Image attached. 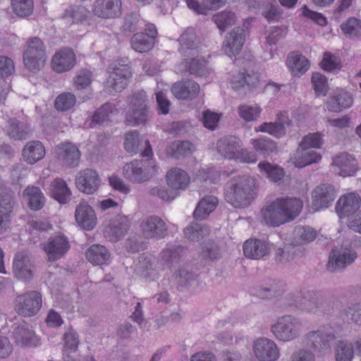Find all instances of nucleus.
Returning <instances> with one entry per match:
<instances>
[{"mask_svg": "<svg viewBox=\"0 0 361 361\" xmlns=\"http://www.w3.org/2000/svg\"><path fill=\"white\" fill-rule=\"evenodd\" d=\"M303 208V202L298 197H278L261 209L263 222L273 227L293 221Z\"/></svg>", "mask_w": 361, "mask_h": 361, "instance_id": "nucleus-1", "label": "nucleus"}, {"mask_svg": "<svg viewBox=\"0 0 361 361\" xmlns=\"http://www.w3.org/2000/svg\"><path fill=\"white\" fill-rule=\"evenodd\" d=\"M254 180L250 177L235 176L226 184L225 199L235 207H247L254 198Z\"/></svg>", "mask_w": 361, "mask_h": 361, "instance_id": "nucleus-2", "label": "nucleus"}, {"mask_svg": "<svg viewBox=\"0 0 361 361\" xmlns=\"http://www.w3.org/2000/svg\"><path fill=\"white\" fill-rule=\"evenodd\" d=\"M336 338L334 329L330 325H324L317 330L306 334L303 343L316 353L324 355L331 350V344Z\"/></svg>", "mask_w": 361, "mask_h": 361, "instance_id": "nucleus-3", "label": "nucleus"}, {"mask_svg": "<svg viewBox=\"0 0 361 361\" xmlns=\"http://www.w3.org/2000/svg\"><path fill=\"white\" fill-rule=\"evenodd\" d=\"M302 329V320L293 315L280 317L271 326V331L275 338L283 342L291 341L298 338Z\"/></svg>", "mask_w": 361, "mask_h": 361, "instance_id": "nucleus-4", "label": "nucleus"}, {"mask_svg": "<svg viewBox=\"0 0 361 361\" xmlns=\"http://www.w3.org/2000/svg\"><path fill=\"white\" fill-rule=\"evenodd\" d=\"M147 97L144 91L134 92L130 100V107L126 113V122L131 126L145 124L149 118Z\"/></svg>", "mask_w": 361, "mask_h": 361, "instance_id": "nucleus-5", "label": "nucleus"}, {"mask_svg": "<svg viewBox=\"0 0 361 361\" xmlns=\"http://www.w3.org/2000/svg\"><path fill=\"white\" fill-rule=\"evenodd\" d=\"M155 167L152 159L133 160L123 166V175L129 182L140 184L151 179Z\"/></svg>", "mask_w": 361, "mask_h": 361, "instance_id": "nucleus-6", "label": "nucleus"}, {"mask_svg": "<svg viewBox=\"0 0 361 361\" xmlns=\"http://www.w3.org/2000/svg\"><path fill=\"white\" fill-rule=\"evenodd\" d=\"M46 60V50L43 42L36 37L30 39L23 53L25 66L30 71L37 73L44 67Z\"/></svg>", "mask_w": 361, "mask_h": 361, "instance_id": "nucleus-7", "label": "nucleus"}, {"mask_svg": "<svg viewBox=\"0 0 361 361\" xmlns=\"http://www.w3.org/2000/svg\"><path fill=\"white\" fill-rule=\"evenodd\" d=\"M42 295L38 290H29L16 298V311L25 317L36 315L42 308Z\"/></svg>", "mask_w": 361, "mask_h": 361, "instance_id": "nucleus-8", "label": "nucleus"}, {"mask_svg": "<svg viewBox=\"0 0 361 361\" xmlns=\"http://www.w3.org/2000/svg\"><path fill=\"white\" fill-rule=\"evenodd\" d=\"M108 78L106 87L109 89L110 94L121 92L128 85L129 78L132 75L131 68L128 64L114 63L107 68Z\"/></svg>", "mask_w": 361, "mask_h": 361, "instance_id": "nucleus-9", "label": "nucleus"}, {"mask_svg": "<svg viewBox=\"0 0 361 361\" xmlns=\"http://www.w3.org/2000/svg\"><path fill=\"white\" fill-rule=\"evenodd\" d=\"M145 32H137L130 39L132 48L137 52L145 53L150 51L155 43V39L158 32L155 25L147 23L145 28Z\"/></svg>", "mask_w": 361, "mask_h": 361, "instance_id": "nucleus-10", "label": "nucleus"}, {"mask_svg": "<svg viewBox=\"0 0 361 361\" xmlns=\"http://www.w3.org/2000/svg\"><path fill=\"white\" fill-rule=\"evenodd\" d=\"M68 238L63 234H59L49 238L42 245V249L49 262H55L62 258L70 250Z\"/></svg>", "mask_w": 361, "mask_h": 361, "instance_id": "nucleus-11", "label": "nucleus"}, {"mask_svg": "<svg viewBox=\"0 0 361 361\" xmlns=\"http://www.w3.org/2000/svg\"><path fill=\"white\" fill-rule=\"evenodd\" d=\"M140 230L145 238L160 240L168 235L165 221L158 216H149L140 223Z\"/></svg>", "mask_w": 361, "mask_h": 361, "instance_id": "nucleus-12", "label": "nucleus"}, {"mask_svg": "<svg viewBox=\"0 0 361 361\" xmlns=\"http://www.w3.org/2000/svg\"><path fill=\"white\" fill-rule=\"evenodd\" d=\"M357 258V253L350 247L334 248L329 257L326 269L329 271H337L345 269Z\"/></svg>", "mask_w": 361, "mask_h": 361, "instance_id": "nucleus-13", "label": "nucleus"}, {"mask_svg": "<svg viewBox=\"0 0 361 361\" xmlns=\"http://www.w3.org/2000/svg\"><path fill=\"white\" fill-rule=\"evenodd\" d=\"M130 222L126 216H116L111 219L104 229V236L110 242L121 240L128 233Z\"/></svg>", "mask_w": 361, "mask_h": 361, "instance_id": "nucleus-14", "label": "nucleus"}, {"mask_svg": "<svg viewBox=\"0 0 361 361\" xmlns=\"http://www.w3.org/2000/svg\"><path fill=\"white\" fill-rule=\"evenodd\" d=\"M336 197L334 187L330 184H321L312 192V207L319 211L330 207Z\"/></svg>", "mask_w": 361, "mask_h": 361, "instance_id": "nucleus-15", "label": "nucleus"}, {"mask_svg": "<svg viewBox=\"0 0 361 361\" xmlns=\"http://www.w3.org/2000/svg\"><path fill=\"white\" fill-rule=\"evenodd\" d=\"M291 305L307 312L316 313L319 308L320 300L314 291L303 290L294 294Z\"/></svg>", "mask_w": 361, "mask_h": 361, "instance_id": "nucleus-16", "label": "nucleus"}, {"mask_svg": "<svg viewBox=\"0 0 361 361\" xmlns=\"http://www.w3.org/2000/svg\"><path fill=\"white\" fill-rule=\"evenodd\" d=\"M360 197L351 192L341 197L336 202V211L340 218H349L354 215L360 207Z\"/></svg>", "mask_w": 361, "mask_h": 361, "instance_id": "nucleus-17", "label": "nucleus"}, {"mask_svg": "<svg viewBox=\"0 0 361 361\" xmlns=\"http://www.w3.org/2000/svg\"><path fill=\"white\" fill-rule=\"evenodd\" d=\"M254 353L260 361H276L279 357V350L274 341L260 338L254 343Z\"/></svg>", "mask_w": 361, "mask_h": 361, "instance_id": "nucleus-18", "label": "nucleus"}, {"mask_svg": "<svg viewBox=\"0 0 361 361\" xmlns=\"http://www.w3.org/2000/svg\"><path fill=\"white\" fill-rule=\"evenodd\" d=\"M121 0H96L92 12L101 18H114L121 15Z\"/></svg>", "mask_w": 361, "mask_h": 361, "instance_id": "nucleus-19", "label": "nucleus"}, {"mask_svg": "<svg viewBox=\"0 0 361 361\" xmlns=\"http://www.w3.org/2000/svg\"><path fill=\"white\" fill-rule=\"evenodd\" d=\"M58 160L64 166L68 167L78 166L80 159V152L78 147L71 143H62L56 147Z\"/></svg>", "mask_w": 361, "mask_h": 361, "instance_id": "nucleus-20", "label": "nucleus"}, {"mask_svg": "<svg viewBox=\"0 0 361 361\" xmlns=\"http://www.w3.org/2000/svg\"><path fill=\"white\" fill-rule=\"evenodd\" d=\"M76 58L72 49L64 47L56 51L51 61L52 68L57 73L71 70L75 65Z\"/></svg>", "mask_w": 361, "mask_h": 361, "instance_id": "nucleus-21", "label": "nucleus"}, {"mask_svg": "<svg viewBox=\"0 0 361 361\" xmlns=\"http://www.w3.org/2000/svg\"><path fill=\"white\" fill-rule=\"evenodd\" d=\"M245 41V30L237 27L232 30L224 42L223 49L230 57L238 54Z\"/></svg>", "mask_w": 361, "mask_h": 361, "instance_id": "nucleus-22", "label": "nucleus"}, {"mask_svg": "<svg viewBox=\"0 0 361 361\" xmlns=\"http://www.w3.org/2000/svg\"><path fill=\"white\" fill-rule=\"evenodd\" d=\"M16 343L21 347H37L40 345V339L26 323L16 326L13 331Z\"/></svg>", "mask_w": 361, "mask_h": 361, "instance_id": "nucleus-23", "label": "nucleus"}, {"mask_svg": "<svg viewBox=\"0 0 361 361\" xmlns=\"http://www.w3.org/2000/svg\"><path fill=\"white\" fill-rule=\"evenodd\" d=\"M76 186L86 194H93L99 188L100 179L98 173L90 169L80 171L76 177Z\"/></svg>", "mask_w": 361, "mask_h": 361, "instance_id": "nucleus-24", "label": "nucleus"}, {"mask_svg": "<svg viewBox=\"0 0 361 361\" xmlns=\"http://www.w3.org/2000/svg\"><path fill=\"white\" fill-rule=\"evenodd\" d=\"M75 218L77 224L87 231L92 230L97 224L94 209L85 201H82L76 207Z\"/></svg>", "mask_w": 361, "mask_h": 361, "instance_id": "nucleus-25", "label": "nucleus"}, {"mask_svg": "<svg viewBox=\"0 0 361 361\" xmlns=\"http://www.w3.org/2000/svg\"><path fill=\"white\" fill-rule=\"evenodd\" d=\"M353 103L351 94L345 90L334 92L326 102V108L331 112H341L350 108Z\"/></svg>", "mask_w": 361, "mask_h": 361, "instance_id": "nucleus-26", "label": "nucleus"}, {"mask_svg": "<svg viewBox=\"0 0 361 361\" xmlns=\"http://www.w3.org/2000/svg\"><path fill=\"white\" fill-rule=\"evenodd\" d=\"M218 152L225 158L235 159L241 147L240 140L235 136H226L217 142Z\"/></svg>", "mask_w": 361, "mask_h": 361, "instance_id": "nucleus-27", "label": "nucleus"}, {"mask_svg": "<svg viewBox=\"0 0 361 361\" xmlns=\"http://www.w3.org/2000/svg\"><path fill=\"white\" fill-rule=\"evenodd\" d=\"M332 164L339 169V175L343 177L353 176L357 170L355 159L348 153H341L336 156Z\"/></svg>", "mask_w": 361, "mask_h": 361, "instance_id": "nucleus-28", "label": "nucleus"}, {"mask_svg": "<svg viewBox=\"0 0 361 361\" xmlns=\"http://www.w3.org/2000/svg\"><path fill=\"white\" fill-rule=\"evenodd\" d=\"M171 92L179 99H192L198 95L200 86L192 80L180 81L173 85Z\"/></svg>", "mask_w": 361, "mask_h": 361, "instance_id": "nucleus-29", "label": "nucleus"}, {"mask_svg": "<svg viewBox=\"0 0 361 361\" xmlns=\"http://www.w3.org/2000/svg\"><path fill=\"white\" fill-rule=\"evenodd\" d=\"M269 250L267 242L258 239L247 240L243 245V252L246 257L259 259L268 255Z\"/></svg>", "mask_w": 361, "mask_h": 361, "instance_id": "nucleus-30", "label": "nucleus"}, {"mask_svg": "<svg viewBox=\"0 0 361 361\" xmlns=\"http://www.w3.org/2000/svg\"><path fill=\"white\" fill-rule=\"evenodd\" d=\"M31 132L30 124L26 121L10 118L6 126L8 136L15 140H23L28 137Z\"/></svg>", "mask_w": 361, "mask_h": 361, "instance_id": "nucleus-31", "label": "nucleus"}, {"mask_svg": "<svg viewBox=\"0 0 361 361\" xmlns=\"http://www.w3.org/2000/svg\"><path fill=\"white\" fill-rule=\"evenodd\" d=\"M185 252V247L178 243H169L160 252L159 260L164 264L171 266L177 263L184 255Z\"/></svg>", "mask_w": 361, "mask_h": 361, "instance_id": "nucleus-32", "label": "nucleus"}, {"mask_svg": "<svg viewBox=\"0 0 361 361\" xmlns=\"http://www.w3.org/2000/svg\"><path fill=\"white\" fill-rule=\"evenodd\" d=\"M22 155L27 164H34L44 158L45 148L40 141H29L24 146Z\"/></svg>", "mask_w": 361, "mask_h": 361, "instance_id": "nucleus-33", "label": "nucleus"}, {"mask_svg": "<svg viewBox=\"0 0 361 361\" xmlns=\"http://www.w3.org/2000/svg\"><path fill=\"white\" fill-rule=\"evenodd\" d=\"M166 177L168 185L173 190H185L190 182L188 173L179 168L171 169Z\"/></svg>", "mask_w": 361, "mask_h": 361, "instance_id": "nucleus-34", "label": "nucleus"}, {"mask_svg": "<svg viewBox=\"0 0 361 361\" xmlns=\"http://www.w3.org/2000/svg\"><path fill=\"white\" fill-rule=\"evenodd\" d=\"M194 29L188 28L180 37L179 51L183 56H194L198 54Z\"/></svg>", "mask_w": 361, "mask_h": 361, "instance_id": "nucleus-35", "label": "nucleus"}, {"mask_svg": "<svg viewBox=\"0 0 361 361\" xmlns=\"http://www.w3.org/2000/svg\"><path fill=\"white\" fill-rule=\"evenodd\" d=\"M322 159V155L310 149L299 147L293 157V163L298 168L305 167L308 165L318 163Z\"/></svg>", "mask_w": 361, "mask_h": 361, "instance_id": "nucleus-36", "label": "nucleus"}, {"mask_svg": "<svg viewBox=\"0 0 361 361\" xmlns=\"http://www.w3.org/2000/svg\"><path fill=\"white\" fill-rule=\"evenodd\" d=\"M23 196L27 201V205L33 211H39L45 204V197L41 189L36 186H27L23 190Z\"/></svg>", "mask_w": 361, "mask_h": 361, "instance_id": "nucleus-37", "label": "nucleus"}, {"mask_svg": "<svg viewBox=\"0 0 361 361\" xmlns=\"http://www.w3.org/2000/svg\"><path fill=\"white\" fill-rule=\"evenodd\" d=\"M218 204V199L213 196L203 197L196 206L193 216L197 220H203L212 213Z\"/></svg>", "mask_w": 361, "mask_h": 361, "instance_id": "nucleus-38", "label": "nucleus"}, {"mask_svg": "<svg viewBox=\"0 0 361 361\" xmlns=\"http://www.w3.org/2000/svg\"><path fill=\"white\" fill-rule=\"evenodd\" d=\"M51 195L60 204H66L70 200L71 192L66 181L57 178L51 183Z\"/></svg>", "mask_w": 361, "mask_h": 361, "instance_id": "nucleus-39", "label": "nucleus"}, {"mask_svg": "<svg viewBox=\"0 0 361 361\" xmlns=\"http://www.w3.org/2000/svg\"><path fill=\"white\" fill-rule=\"evenodd\" d=\"M287 66L295 76H300L309 69L310 63L302 54L292 52L288 56Z\"/></svg>", "mask_w": 361, "mask_h": 361, "instance_id": "nucleus-40", "label": "nucleus"}, {"mask_svg": "<svg viewBox=\"0 0 361 361\" xmlns=\"http://www.w3.org/2000/svg\"><path fill=\"white\" fill-rule=\"evenodd\" d=\"M87 259L94 265L106 264L110 255L106 248L101 245H92L86 251Z\"/></svg>", "mask_w": 361, "mask_h": 361, "instance_id": "nucleus-41", "label": "nucleus"}, {"mask_svg": "<svg viewBox=\"0 0 361 361\" xmlns=\"http://www.w3.org/2000/svg\"><path fill=\"white\" fill-rule=\"evenodd\" d=\"M195 150V146L189 141L175 140L167 147L166 152L171 157L179 159L190 155Z\"/></svg>", "mask_w": 361, "mask_h": 361, "instance_id": "nucleus-42", "label": "nucleus"}, {"mask_svg": "<svg viewBox=\"0 0 361 361\" xmlns=\"http://www.w3.org/2000/svg\"><path fill=\"white\" fill-rule=\"evenodd\" d=\"M14 204V192L1 186V229L4 224L9 221Z\"/></svg>", "mask_w": 361, "mask_h": 361, "instance_id": "nucleus-43", "label": "nucleus"}, {"mask_svg": "<svg viewBox=\"0 0 361 361\" xmlns=\"http://www.w3.org/2000/svg\"><path fill=\"white\" fill-rule=\"evenodd\" d=\"M258 168L262 173L266 176L271 181L278 182L284 177V171L277 165L272 164L268 161H261Z\"/></svg>", "mask_w": 361, "mask_h": 361, "instance_id": "nucleus-44", "label": "nucleus"}, {"mask_svg": "<svg viewBox=\"0 0 361 361\" xmlns=\"http://www.w3.org/2000/svg\"><path fill=\"white\" fill-rule=\"evenodd\" d=\"M317 237V231L310 226H297L294 230L293 243L296 245L309 243Z\"/></svg>", "mask_w": 361, "mask_h": 361, "instance_id": "nucleus-45", "label": "nucleus"}, {"mask_svg": "<svg viewBox=\"0 0 361 361\" xmlns=\"http://www.w3.org/2000/svg\"><path fill=\"white\" fill-rule=\"evenodd\" d=\"M251 143L255 151L264 157L270 156L277 149L276 142L268 137L253 139Z\"/></svg>", "mask_w": 361, "mask_h": 361, "instance_id": "nucleus-46", "label": "nucleus"}, {"mask_svg": "<svg viewBox=\"0 0 361 361\" xmlns=\"http://www.w3.org/2000/svg\"><path fill=\"white\" fill-rule=\"evenodd\" d=\"M114 106L110 103H106L97 109L92 115L90 127L93 128L97 125L107 121L109 120V114L112 113Z\"/></svg>", "mask_w": 361, "mask_h": 361, "instance_id": "nucleus-47", "label": "nucleus"}, {"mask_svg": "<svg viewBox=\"0 0 361 361\" xmlns=\"http://www.w3.org/2000/svg\"><path fill=\"white\" fill-rule=\"evenodd\" d=\"M256 132L267 133L277 138L283 137L286 134V128L282 122H264L255 127Z\"/></svg>", "mask_w": 361, "mask_h": 361, "instance_id": "nucleus-48", "label": "nucleus"}, {"mask_svg": "<svg viewBox=\"0 0 361 361\" xmlns=\"http://www.w3.org/2000/svg\"><path fill=\"white\" fill-rule=\"evenodd\" d=\"M87 13L88 11L83 6H71L65 11L62 18L68 20L71 24L76 23L85 20Z\"/></svg>", "mask_w": 361, "mask_h": 361, "instance_id": "nucleus-49", "label": "nucleus"}, {"mask_svg": "<svg viewBox=\"0 0 361 361\" xmlns=\"http://www.w3.org/2000/svg\"><path fill=\"white\" fill-rule=\"evenodd\" d=\"M354 355L353 345L347 341H339L337 343L335 357L336 361H351Z\"/></svg>", "mask_w": 361, "mask_h": 361, "instance_id": "nucleus-50", "label": "nucleus"}, {"mask_svg": "<svg viewBox=\"0 0 361 361\" xmlns=\"http://www.w3.org/2000/svg\"><path fill=\"white\" fill-rule=\"evenodd\" d=\"M13 268L18 277L24 281H29L32 278V272L26 264V257L22 254H17L13 259Z\"/></svg>", "mask_w": 361, "mask_h": 361, "instance_id": "nucleus-51", "label": "nucleus"}, {"mask_svg": "<svg viewBox=\"0 0 361 361\" xmlns=\"http://www.w3.org/2000/svg\"><path fill=\"white\" fill-rule=\"evenodd\" d=\"M341 28L345 35L350 38L361 36V20L356 18H349L341 24Z\"/></svg>", "mask_w": 361, "mask_h": 361, "instance_id": "nucleus-52", "label": "nucleus"}, {"mask_svg": "<svg viewBox=\"0 0 361 361\" xmlns=\"http://www.w3.org/2000/svg\"><path fill=\"white\" fill-rule=\"evenodd\" d=\"M76 103V97L71 92L60 94L54 101V106L59 111H66L73 108Z\"/></svg>", "mask_w": 361, "mask_h": 361, "instance_id": "nucleus-53", "label": "nucleus"}, {"mask_svg": "<svg viewBox=\"0 0 361 361\" xmlns=\"http://www.w3.org/2000/svg\"><path fill=\"white\" fill-rule=\"evenodd\" d=\"M261 111V108L257 104H243L238 106L240 117L247 122L257 120L260 116Z\"/></svg>", "mask_w": 361, "mask_h": 361, "instance_id": "nucleus-54", "label": "nucleus"}, {"mask_svg": "<svg viewBox=\"0 0 361 361\" xmlns=\"http://www.w3.org/2000/svg\"><path fill=\"white\" fill-rule=\"evenodd\" d=\"M137 271L145 278L154 280L157 276V271L151 257H145L139 261Z\"/></svg>", "mask_w": 361, "mask_h": 361, "instance_id": "nucleus-55", "label": "nucleus"}, {"mask_svg": "<svg viewBox=\"0 0 361 361\" xmlns=\"http://www.w3.org/2000/svg\"><path fill=\"white\" fill-rule=\"evenodd\" d=\"M213 20L220 31L224 32L228 26L235 23V16L232 11H225L214 15Z\"/></svg>", "mask_w": 361, "mask_h": 361, "instance_id": "nucleus-56", "label": "nucleus"}, {"mask_svg": "<svg viewBox=\"0 0 361 361\" xmlns=\"http://www.w3.org/2000/svg\"><path fill=\"white\" fill-rule=\"evenodd\" d=\"M11 5L14 13L20 17L30 16L34 8L33 0H12Z\"/></svg>", "mask_w": 361, "mask_h": 361, "instance_id": "nucleus-57", "label": "nucleus"}, {"mask_svg": "<svg viewBox=\"0 0 361 361\" xmlns=\"http://www.w3.org/2000/svg\"><path fill=\"white\" fill-rule=\"evenodd\" d=\"M323 145V134L321 133H312L305 135L300 143V147H305L307 149H320Z\"/></svg>", "mask_w": 361, "mask_h": 361, "instance_id": "nucleus-58", "label": "nucleus"}, {"mask_svg": "<svg viewBox=\"0 0 361 361\" xmlns=\"http://www.w3.org/2000/svg\"><path fill=\"white\" fill-rule=\"evenodd\" d=\"M311 80L315 94L317 96H325L329 89L326 76L319 73H314L312 75Z\"/></svg>", "mask_w": 361, "mask_h": 361, "instance_id": "nucleus-59", "label": "nucleus"}, {"mask_svg": "<svg viewBox=\"0 0 361 361\" xmlns=\"http://www.w3.org/2000/svg\"><path fill=\"white\" fill-rule=\"evenodd\" d=\"M196 178L200 182L216 183L220 178V173L214 167L201 169L197 172Z\"/></svg>", "mask_w": 361, "mask_h": 361, "instance_id": "nucleus-60", "label": "nucleus"}, {"mask_svg": "<svg viewBox=\"0 0 361 361\" xmlns=\"http://www.w3.org/2000/svg\"><path fill=\"white\" fill-rule=\"evenodd\" d=\"M139 145V133L137 130L130 131L126 133L124 147L128 152L131 154H136L138 152Z\"/></svg>", "mask_w": 361, "mask_h": 361, "instance_id": "nucleus-61", "label": "nucleus"}, {"mask_svg": "<svg viewBox=\"0 0 361 361\" xmlns=\"http://www.w3.org/2000/svg\"><path fill=\"white\" fill-rule=\"evenodd\" d=\"M63 341L66 350L70 352L75 351L80 343L78 334L72 328L66 331L63 335Z\"/></svg>", "mask_w": 361, "mask_h": 361, "instance_id": "nucleus-62", "label": "nucleus"}, {"mask_svg": "<svg viewBox=\"0 0 361 361\" xmlns=\"http://www.w3.org/2000/svg\"><path fill=\"white\" fill-rule=\"evenodd\" d=\"M186 68L190 74L197 76H204L207 73L206 62L199 59H192L189 62H186Z\"/></svg>", "mask_w": 361, "mask_h": 361, "instance_id": "nucleus-63", "label": "nucleus"}, {"mask_svg": "<svg viewBox=\"0 0 361 361\" xmlns=\"http://www.w3.org/2000/svg\"><path fill=\"white\" fill-rule=\"evenodd\" d=\"M92 72L87 70L78 71L74 78V85L77 90H83L87 87L92 82Z\"/></svg>", "mask_w": 361, "mask_h": 361, "instance_id": "nucleus-64", "label": "nucleus"}]
</instances>
